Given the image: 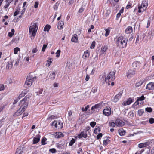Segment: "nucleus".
<instances>
[{
	"mask_svg": "<svg viewBox=\"0 0 154 154\" xmlns=\"http://www.w3.org/2000/svg\"><path fill=\"white\" fill-rule=\"evenodd\" d=\"M29 98L26 96L20 102V105L21 106L20 108L14 114L15 117L21 115L27 108L28 106Z\"/></svg>",
	"mask_w": 154,
	"mask_h": 154,
	"instance_id": "obj_1",
	"label": "nucleus"
},
{
	"mask_svg": "<svg viewBox=\"0 0 154 154\" xmlns=\"http://www.w3.org/2000/svg\"><path fill=\"white\" fill-rule=\"evenodd\" d=\"M128 42L127 39L122 36L117 38L116 40V43L117 47L122 48L126 47Z\"/></svg>",
	"mask_w": 154,
	"mask_h": 154,
	"instance_id": "obj_2",
	"label": "nucleus"
},
{
	"mask_svg": "<svg viewBox=\"0 0 154 154\" xmlns=\"http://www.w3.org/2000/svg\"><path fill=\"white\" fill-rule=\"evenodd\" d=\"M103 81L105 82L107 84L110 85V82H111V85L112 86L114 85V82H112L115 78V73L114 72H110L106 77H103Z\"/></svg>",
	"mask_w": 154,
	"mask_h": 154,
	"instance_id": "obj_3",
	"label": "nucleus"
},
{
	"mask_svg": "<svg viewBox=\"0 0 154 154\" xmlns=\"http://www.w3.org/2000/svg\"><path fill=\"white\" fill-rule=\"evenodd\" d=\"M36 79V77L33 73H30L26 78L24 84L25 86L26 87L30 86L32 85L33 82Z\"/></svg>",
	"mask_w": 154,
	"mask_h": 154,
	"instance_id": "obj_4",
	"label": "nucleus"
},
{
	"mask_svg": "<svg viewBox=\"0 0 154 154\" xmlns=\"http://www.w3.org/2000/svg\"><path fill=\"white\" fill-rule=\"evenodd\" d=\"M38 29V24L35 23H32L29 27V34L33 37L35 36Z\"/></svg>",
	"mask_w": 154,
	"mask_h": 154,
	"instance_id": "obj_5",
	"label": "nucleus"
},
{
	"mask_svg": "<svg viewBox=\"0 0 154 154\" xmlns=\"http://www.w3.org/2000/svg\"><path fill=\"white\" fill-rule=\"evenodd\" d=\"M148 5V1L146 0H143L141 4H139L138 5V12L141 13L143 12L146 9Z\"/></svg>",
	"mask_w": 154,
	"mask_h": 154,
	"instance_id": "obj_6",
	"label": "nucleus"
},
{
	"mask_svg": "<svg viewBox=\"0 0 154 154\" xmlns=\"http://www.w3.org/2000/svg\"><path fill=\"white\" fill-rule=\"evenodd\" d=\"M137 66V62L134 63H133V66L134 69H130L127 72L126 76L128 78L130 79L132 77L135 73V67Z\"/></svg>",
	"mask_w": 154,
	"mask_h": 154,
	"instance_id": "obj_7",
	"label": "nucleus"
},
{
	"mask_svg": "<svg viewBox=\"0 0 154 154\" xmlns=\"http://www.w3.org/2000/svg\"><path fill=\"white\" fill-rule=\"evenodd\" d=\"M111 109L109 107H106L103 110V114L106 116H108L111 114Z\"/></svg>",
	"mask_w": 154,
	"mask_h": 154,
	"instance_id": "obj_8",
	"label": "nucleus"
},
{
	"mask_svg": "<svg viewBox=\"0 0 154 154\" xmlns=\"http://www.w3.org/2000/svg\"><path fill=\"white\" fill-rule=\"evenodd\" d=\"M122 91H121L118 94H117L114 97V98L113 99V101L115 103L117 102L119 99L121 98V96L122 94Z\"/></svg>",
	"mask_w": 154,
	"mask_h": 154,
	"instance_id": "obj_9",
	"label": "nucleus"
},
{
	"mask_svg": "<svg viewBox=\"0 0 154 154\" xmlns=\"http://www.w3.org/2000/svg\"><path fill=\"white\" fill-rule=\"evenodd\" d=\"M116 124L117 126L121 127L123 126L125 124L122 120L120 119H117L116 121Z\"/></svg>",
	"mask_w": 154,
	"mask_h": 154,
	"instance_id": "obj_10",
	"label": "nucleus"
},
{
	"mask_svg": "<svg viewBox=\"0 0 154 154\" xmlns=\"http://www.w3.org/2000/svg\"><path fill=\"white\" fill-rule=\"evenodd\" d=\"M110 12V10L109 8H107L106 9L104 10L103 12L104 17H109Z\"/></svg>",
	"mask_w": 154,
	"mask_h": 154,
	"instance_id": "obj_11",
	"label": "nucleus"
},
{
	"mask_svg": "<svg viewBox=\"0 0 154 154\" xmlns=\"http://www.w3.org/2000/svg\"><path fill=\"white\" fill-rule=\"evenodd\" d=\"M146 89L149 90H152L154 89V83L150 82L148 83L146 88Z\"/></svg>",
	"mask_w": 154,
	"mask_h": 154,
	"instance_id": "obj_12",
	"label": "nucleus"
},
{
	"mask_svg": "<svg viewBox=\"0 0 154 154\" xmlns=\"http://www.w3.org/2000/svg\"><path fill=\"white\" fill-rule=\"evenodd\" d=\"M40 136L38 134L34 138L33 140V143L35 144L37 143L40 140Z\"/></svg>",
	"mask_w": 154,
	"mask_h": 154,
	"instance_id": "obj_13",
	"label": "nucleus"
},
{
	"mask_svg": "<svg viewBox=\"0 0 154 154\" xmlns=\"http://www.w3.org/2000/svg\"><path fill=\"white\" fill-rule=\"evenodd\" d=\"M54 135L56 138H59L64 136L63 134L60 132H57L54 134Z\"/></svg>",
	"mask_w": 154,
	"mask_h": 154,
	"instance_id": "obj_14",
	"label": "nucleus"
},
{
	"mask_svg": "<svg viewBox=\"0 0 154 154\" xmlns=\"http://www.w3.org/2000/svg\"><path fill=\"white\" fill-rule=\"evenodd\" d=\"M87 136V133L86 132H82L81 133L78 135V137L79 138H81L82 137L86 138Z\"/></svg>",
	"mask_w": 154,
	"mask_h": 154,
	"instance_id": "obj_15",
	"label": "nucleus"
},
{
	"mask_svg": "<svg viewBox=\"0 0 154 154\" xmlns=\"http://www.w3.org/2000/svg\"><path fill=\"white\" fill-rule=\"evenodd\" d=\"M89 55V52L87 50L84 52L82 57L84 59H86L87 58H88Z\"/></svg>",
	"mask_w": 154,
	"mask_h": 154,
	"instance_id": "obj_16",
	"label": "nucleus"
},
{
	"mask_svg": "<svg viewBox=\"0 0 154 154\" xmlns=\"http://www.w3.org/2000/svg\"><path fill=\"white\" fill-rule=\"evenodd\" d=\"M133 31V29L131 26L128 27L125 30V32L126 34H129L131 33Z\"/></svg>",
	"mask_w": 154,
	"mask_h": 154,
	"instance_id": "obj_17",
	"label": "nucleus"
},
{
	"mask_svg": "<svg viewBox=\"0 0 154 154\" xmlns=\"http://www.w3.org/2000/svg\"><path fill=\"white\" fill-rule=\"evenodd\" d=\"M64 24V22L63 21L61 20L59 22L58 25V29L60 30L62 29L63 28Z\"/></svg>",
	"mask_w": 154,
	"mask_h": 154,
	"instance_id": "obj_18",
	"label": "nucleus"
},
{
	"mask_svg": "<svg viewBox=\"0 0 154 154\" xmlns=\"http://www.w3.org/2000/svg\"><path fill=\"white\" fill-rule=\"evenodd\" d=\"M78 40L77 35L76 34H75L72 37L71 40L72 42L76 43L77 42Z\"/></svg>",
	"mask_w": 154,
	"mask_h": 154,
	"instance_id": "obj_19",
	"label": "nucleus"
},
{
	"mask_svg": "<svg viewBox=\"0 0 154 154\" xmlns=\"http://www.w3.org/2000/svg\"><path fill=\"white\" fill-rule=\"evenodd\" d=\"M28 92V91L26 90H24L23 91L22 93L20 94L19 96L18 97L19 98V99L22 97H23L24 95L26 94L27 92Z\"/></svg>",
	"mask_w": 154,
	"mask_h": 154,
	"instance_id": "obj_20",
	"label": "nucleus"
},
{
	"mask_svg": "<svg viewBox=\"0 0 154 154\" xmlns=\"http://www.w3.org/2000/svg\"><path fill=\"white\" fill-rule=\"evenodd\" d=\"M13 66V64L11 62H8L7 65L6 66V69H7L9 70L11 69Z\"/></svg>",
	"mask_w": 154,
	"mask_h": 154,
	"instance_id": "obj_21",
	"label": "nucleus"
},
{
	"mask_svg": "<svg viewBox=\"0 0 154 154\" xmlns=\"http://www.w3.org/2000/svg\"><path fill=\"white\" fill-rule=\"evenodd\" d=\"M119 133L121 136L124 135L125 133V131L122 128L119 129L118 131Z\"/></svg>",
	"mask_w": 154,
	"mask_h": 154,
	"instance_id": "obj_22",
	"label": "nucleus"
},
{
	"mask_svg": "<svg viewBox=\"0 0 154 154\" xmlns=\"http://www.w3.org/2000/svg\"><path fill=\"white\" fill-rule=\"evenodd\" d=\"M148 143L146 142L144 143H140L138 145V146L140 148H142L143 147H146L148 145Z\"/></svg>",
	"mask_w": 154,
	"mask_h": 154,
	"instance_id": "obj_23",
	"label": "nucleus"
},
{
	"mask_svg": "<svg viewBox=\"0 0 154 154\" xmlns=\"http://www.w3.org/2000/svg\"><path fill=\"white\" fill-rule=\"evenodd\" d=\"M55 75L56 73L55 72L51 73L49 75L50 78L52 80H54L55 78Z\"/></svg>",
	"mask_w": 154,
	"mask_h": 154,
	"instance_id": "obj_24",
	"label": "nucleus"
},
{
	"mask_svg": "<svg viewBox=\"0 0 154 154\" xmlns=\"http://www.w3.org/2000/svg\"><path fill=\"white\" fill-rule=\"evenodd\" d=\"M107 49V46L106 45H103L101 48V51L103 53L105 52Z\"/></svg>",
	"mask_w": 154,
	"mask_h": 154,
	"instance_id": "obj_25",
	"label": "nucleus"
},
{
	"mask_svg": "<svg viewBox=\"0 0 154 154\" xmlns=\"http://www.w3.org/2000/svg\"><path fill=\"white\" fill-rule=\"evenodd\" d=\"M20 10V8L17 7L16 8V11L14 14V16H15L18 14Z\"/></svg>",
	"mask_w": 154,
	"mask_h": 154,
	"instance_id": "obj_26",
	"label": "nucleus"
},
{
	"mask_svg": "<svg viewBox=\"0 0 154 154\" xmlns=\"http://www.w3.org/2000/svg\"><path fill=\"white\" fill-rule=\"evenodd\" d=\"M23 152V151L21 149V148L19 147L17 148L15 154H22Z\"/></svg>",
	"mask_w": 154,
	"mask_h": 154,
	"instance_id": "obj_27",
	"label": "nucleus"
},
{
	"mask_svg": "<svg viewBox=\"0 0 154 154\" xmlns=\"http://www.w3.org/2000/svg\"><path fill=\"white\" fill-rule=\"evenodd\" d=\"M7 3L4 6L5 8H7L10 5V3H11L12 2V0H7Z\"/></svg>",
	"mask_w": 154,
	"mask_h": 154,
	"instance_id": "obj_28",
	"label": "nucleus"
},
{
	"mask_svg": "<svg viewBox=\"0 0 154 154\" xmlns=\"http://www.w3.org/2000/svg\"><path fill=\"white\" fill-rule=\"evenodd\" d=\"M106 31V33L105 35L106 37H107L109 34L110 32V28H108L105 29Z\"/></svg>",
	"mask_w": 154,
	"mask_h": 154,
	"instance_id": "obj_29",
	"label": "nucleus"
},
{
	"mask_svg": "<svg viewBox=\"0 0 154 154\" xmlns=\"http://www.w3.org/2000/svg\"><path fill=\"white\" fill-rule=\"evenodd\" d=\"M51 28V26L49 25H47L44 28V31H48Z\"/></svg>",
	"mask_w": 154,
	"mask_h": 154,
	"instance_id": "obj_30",
	"label": "nucleus"
},
{
	"mask_svg": "<svg viewBox=\"0 0 154 154\" xmlns=\"http://www.w3.org/2000/svg\"><path fill=\"white\" fill-rule=\"evenodd\" d=\"M52 61L53 60L52 59H49V60H47V65L48 66H49Z\"/></svg>",
	"mask_w": 154,
	"mask_h": 154,
	"instance_id": "obj_31",
	"label": "nucleus"
},
{
	"mask_svg": "<svg viewBox=\"0 0 154 154\" xmlns=\"http://www.w3.org/2000/svg\"><path fill=\"white\" fill-rule=\"evenodd\" d=\"M89 108V105H87L85 107H82V110L83 111H87L88 109Z\"/></svg>",
	"mask_w": 154,
	"mask_h": 154,
	"instance_id": "obj_32",
	"label": "nucleus"
},
{
	"mask_svg": "<svg viewBox=\"0 0 154 154\" xmlns=\"http://www.w3.org/2000/svg\"><path fill=\"white\" fill-rule=\"evenodd\" d=\"M20 51V49L18 47H16L14 49V53L15 54H17V52L18 51Z\"/></svg>",
	"mask_w": 154,
	"mask_h": 154,
	"instance_id": "obj_33",
	"label": "nucleus"
},
{
	"mask_svg": "<svg viewBox=\"0 0 154 154\" xmlns=\"http://www.w3.org/2000/svg\"><path fill=\"white\" fill-rule=\"evenodd\" d=\"M109 124L110 126L112 127H114L116 125V122H114L112 121L110 122L109 123Z\"/></svg>",
	"mask_w": 154,
	"mask_h": 154,
	"instance_id": "obj_34",
	"label": "nucleus"
},
{
	"mask_svg": "<svg viewBox=\"0 0 154 154\" xmlns=\"http://www.w3.org/2000/svg\"><path fill=\"white\" fill-rule=\"evenodd\" d=\"M75 142V140L74 138H72L69 143V145L72 146Z\"/></svg>",
	"mask_w": 154,
	"mask_h": 154,
	"instance_id": "obj_35",
	"label": "nucleus"
},
{
	"mask_svg": "<svg viewBox=\"0 0 154 154\" xmlns=\"http://www.w3.org/2000/svg\"><path fill=\"white\" fill-rule=\"evenodd\" d=\"M52 126H54L55 127H57V122L56 121H54L52 123Z\"/></svg>",
	"mask_w": 154,
	"mask_h": 154,
	"instance_id": "obj_36",
	"label": "nucleus"
},
{
	"mask_svg": "<svg viewBox=\"0 0 154 154\" xmlns=\"http://www.w3.org/2000/svg\"><path fill=\"white\" fill-rule=\"evenodd\" d=\"M144 111L143 109H140L138 111V113L139 116H141L144 113Z\"/></svg>",
	"mask_w": 154,
	"mask_h": 154,
	"instance_id": "obj_37",
	"label": "nucleus"
},
{
	"mask_svg": "<svg viewBox=\"0 0 154 154\" xmlns=\"http://www.w3.org/2000/svg\"><path fill=\"white\" fill-rule=\"evenodd\" d=\"M132 99L131 98H129L128 100L126 102V104L129 105L132 102Z\"/></svg>",
	"mask_w": 154,
	"mask_h": 154,
	"instance_id": "obj_38",
	"label": "nucleus"
},
{
	"mask_svg": "<svg viewBox=\"0 0 154 154\" xmlns=\"http://www.w3.org/2000/svg\"><path fill=\"white\" fill-rule=\"evenodd\" d=\"M58 5L59 4H58L57 2L53 6V8L55 10H56L58 8Z\"/></svg>",
	"mask_w": 154,
	"mask_h": 154,
	"instance_id": "obj_39",
	"label": "nucleus"
},
{
	"mask_svg": "<svg viewBox=\"0 0 154 154\" xmlns=\"http://www.w3.org/2000/svg\"><path fill=\"white\" fill-rule=\"evenodd\" d=\"M57 127L59 128H62L63 127V123L59 121L57 122Z\"/></svg>",
	"mask_w": 154,
	"mask_h": 154,
	"instance_id": "obj_40",
	"label": "nucleus"
},
{
	"mask_svg": "<svg viewBox=\"0 0 154 154\" xmlns=\"http://www.w3.org/2000/svg\"><path fill=\"white\" fill-rule=\"evenodd\" d=\"M145 99V97L143 95L141 97H138L137 99V100L138 101H142L143 100Z\"/></svg>",
	"mask_w": 154,
	"mask_h": 154,
	"instance_id": "obj_41",
	"label": "nucleus"
},
{
	"mask_svg": "<svg viewBox=\"0 0 154 154\" xmlns=\"http://www.w3.org/2000/svg\"><path fill=\"white\" fill-rule=\"evenodd\" d=\"M55 118V116L52 115L48 117L47 118V119L49 121H51L52 119H54Z\"/></svg>",
	"mask_w": 154,
	"mask_h": 154,
	"instance_id": "obj_42",
	"label": "nucleus"
},
{
	"mask_svg": "<svg viewBox=\"0 0 154 154\" xmlns=\"http://www.w3.org/2000/svg\"><path fill=\"white\" fill-rule=\"evenodd\" d=\"M95 45V42L94 41L92 43L91 46H90V48L91 49H93L94 48Z\"/></svg>",
	"mask_w": 154,
	"mask_h": 154,
	"instance_id": "obj_43",
	"label": "nucleus"
},
{
	"mask_svg": "<svg viewBox=\"0 0 154 154\" xmlns=\"http://www.w3.org/2000/svg\"><path fill=\"white\" fill-rule=\"evenodd\" d=\"M145 110L148 112H151L152 111V109L150 107H147L146 108Z\"/></svg>",
	"mask_w": 154,
	"mask_h": 154,
	"instance_id": "obj_44",
	"label": "nucleus"
},
{
	"mask_svg": "<svg viewBox=\"0 0 154 154\" xmlns=\"http://www.w3.org/2000/svg\"><path fill=\"white\" fill-rule=\"evenodd\" d=\"M100 128H96L94 130V133H97L98 132H100Z\"/></svg>",
	"mask_w": 154,
	"mask_h": 154,
	"instance_id": "obj_45",
	"label": "nucleus"
},
{
	"mask_svg": "<svg viewBox=\"0 0 154 154\" xmlns=\"http://www.w3.org/2000/svg\"><path fill=\"white\" fill-rule=\"evenodd\" d=\"M96 125V122H91L90 123V125L92 127H94Z\"/></svg>",
	"mask_w": 154,
	"mask_h": 154,
	"instance_id": "obj_46",
	"label": "nucleus"
},
{
	"mask_svg": "<svg viewBox=\"0 0 154 154\" xmlns=\"http://www.w3.org/2000/svg\"><path fill=\"white\" fill-rule=\"evenodd\" d=\"M94 106L95 109H100L101 108V106L99 104H96Z\"/></svg>",
	"mask_w": 154,
	"mask_h": 154,
	"instance_id": "obj_47",
	"label": "nucleus"
},
{
	"mask_svg": "<svg viewBox=\"0 0 154 154\" xmlns=\"http://www.w3.org/2000/svg\"><path fill=\"white\" fill-rule=\"evenodd\" d=\"M47 47V45L44 44L43 45L42 51L44 52L45 51V49Z\"/></svg>",
	"mask_w": 154,
	"mask_h": 154,
	"instance_id": "obj_48",
	"label": "nucleus"
},
{
	"mask_svg": "<svg viewBox=\"0 0 154 154\" xmlns=\"http://www.w3.org/2000/svg\"><path fill=\"white\" fill-rule=\"evenodd\" d=\"M149 122L151 124L154 123V119L152 118H150L149 120Z\"/></svg>",
	"mask_w": 154,
	"mask_h": 154,
	"instance_id": "obj_49",
	"label": "nucleus"
},
{
	"mask_svg": "<svg viewBox=\"0 0 154 154\" xmlns=\"http://www.w3.org/2000/svg\"><path fill=\"white\" fill-rule=\"evenodd\" d=\"M39 2L38 1L35 2L34 7L35 8H37L38 7Z\"/></svg>",
	"mask_w": 154,
	"mask_h": 154,
	"instance_id": "obj_50",
	"label": "nucleus"
},
{
	"mask_svg": "<svg viewBox=\"0 0 154 154\" xmlns=\"http://www.w3.org/2000/svg\"><path fill=\"white\" fill-rule=\"evenodd\" d=\"M60 51L59 50H58L57 52L56 53V57H58L60 55Z\"/></svg>",
	"mask_w": 154,
	"mask_h": 154,
	"instance_id": "obj_51",
	"label": "nucleus"
},
{
	"mask_svg": "<svg viewBox=\"0 0 154 154\" xmlns=\"http://www.w3.org/2000/svg\"><path fill=\"white\" fill-rule=\"evenodd\" d=\"M109 140H104L103 142V143L104 145H106L108 143V142H109Z\"/></svg>",
	"mask_w": 154,
	"mask_h": 154,
	"instance_id": "obj_52",
	"label": "nucleus"
},
{
	"mask_svg": "<svg viewBox=\"0 0 154 154\" xmlns=\"http://www.w3.org/2000/svg\"><path fill=\"white\" fill-rule=\"evenodd\" d=\"M4 85L3 84H0V91L3 90L4 89Z\"/></svg>",
	"mask_w": 154,
	"mask_h": 154,
	"instance_id": "obj_53",
	"label": "nucleus"
},
{
	"mask_svg": "<svg viewBox=\"0 0 154 154\" xmlns=\"http://www.w3.org/2000/svg\"><path fill=\"white\" fill-rule=\"evenodd\" d=\"M72 112L71 111H70L69 112L68 114L69 116V119L70 118L71 119V118H72L71 117L72 115Z\"/></svg>",
	"mask_w": 154,
	"mask_h": 154,
	"instance_id": "obj_54",
	"label": "nucleus"
},
{
	"mask_svg": "<svg viewBox=\"0 0 154 154\" xmlns=\"http://www.w3.org/2000/svg\"><path fill=\"white\" fill-rule=\"evenodd\" d=\"M150 20H148L147 21V26H146V28H148L150 25Z\"/></svg>",
	"mask_w": 154,
	"mask_h": 154,
	"instance_id": "obj_55",
	"label": "nucleus"
},
{
	"mask_svg": "<svg viewBox=\"0 0 154 154\" xmlns=\"http://www.w3.org/2000/svg\"><path fill=\"white\" fill-rule=\"evenodd\" d=\"M49 151L52 153H54L56 152V150L54 148L51 149L49 150Z\"/></svg>",
	"mask_w": 154,
	"mask_h": 154,
	"instance_id": "obj_56",
	"label": "nucleus"
},
{
	"mask_svg": "<svg viewBox=\"0 0 154 154\" xmlns=\"http://www.w3.org/2000/svg\"><path fill=\"white\" fill-rule=\"evenodd\" d=\"M102 136V133L99 134L97 136V139H100Z\"/></svg>",
	"mask_w": 154,
	"mask_h": 154,
	"instance_id": "obj_57",
	"label": "nucleus"
},
{
	"mask_svg": "<svg viewBox=\"0 0 154 154\" xmlns=\"http://www.w3.org/2000/svg\"><path fill=\"white\" fill-rule=\"evenodd\" d=\"M46 139L45 138H43L42 139V140H41V142H42V144L45 145V141H46Z\"/></svg>",
	"mask_w": 154,
	"mask_h": 154,
	"instance_id": "obj_58",
	"label": "nucleus"
},
{
	"mask_svg": "<svg viewBox=\"0 0 154 154\" xmlns=\"http://www.w3.org/2000/svg\"><path fill=\"white\" fill-rule=\"evenodd\" d=\"M77 153L79 154L80 153H81L82 154V149L81 148H79L77 152Z\"/></svg>",
	"mask_w": 154,
	"mask_h": 154,
	"instance_id": "obj_59",
	"label": "nucleus"
},
{
	"mask_svg": "<svg viewBox=\"0 0 154 154\" xmlns=\"http://www.w3.org/2000/svg\"><path fill=\"white\" fill-rule=\"evenodd\" d=\"M139 40V36L138 35L137 36L136 40V43H137L138 42V41Z\"/></svg>",
	"mask_w": 154,
	"mask_h": 154,
	"instance_id": "obj_60",
	"label": "nucleus"
},
{
	"mask_svg": "<svg viewBox=\"0 0 154 154\" xmlns=\"http://www.w3.org/2000/svg\"><path fill=\"white\" fill-rule=\"evenodd\" d=\"M14 35V34H12V33L10 32H9L8 34V35L10 37H12Z\"/></svg>",
	"mask_w": 154,
	"mask_h": 154,
	"instance_id": "obj_61",
	"label": "nucleus"
},
{
	"mask_svg": "<svg viewBox=\"0 0 154 154\" xmlns=\"http://www.w3.org/2000/svg\"><path fill=\"white\" fill-rule=\"evenodd\" d=\"M89 78L90 77L89 75H87L85 79V80L86 81H88L89 80Z\"/></svg>",
	"mask_w": 154,
	"mask_h": 154,
	"instance_id": "obj_62",
	"label": "nucleus"
},
{
	"mask_svg": "<svg viewBox=\"0 0 154 154\" xmlns=\"http://www.w3.org/2000/svg\"><path fill=\"white\" fill-rule=\"evenodd\" d=\"M90 127L89 126L87 127L85 129V132H87L90 129Z\"/></svg>",
	"mask_w": 154,
	"mask_h": 154,
	"instance_id": "obj_63",
	"label": "nucleus"
},
{
	"mask_svg": "<svg viewBox=\"0 0 154 154\" xmlns=\"http://www.w3.org/2000/svg\"><path fill=\"white\" fill-rule=\"evenodd\" d=\"M25 11V9L23 8L21 11V13L22 15H23Z\"/></svg>",
	"mask_w": 154,
	"mask_h": 154,
	"instance_id": "obj_64",
	"label": "nucleus"
}]
</instances>
